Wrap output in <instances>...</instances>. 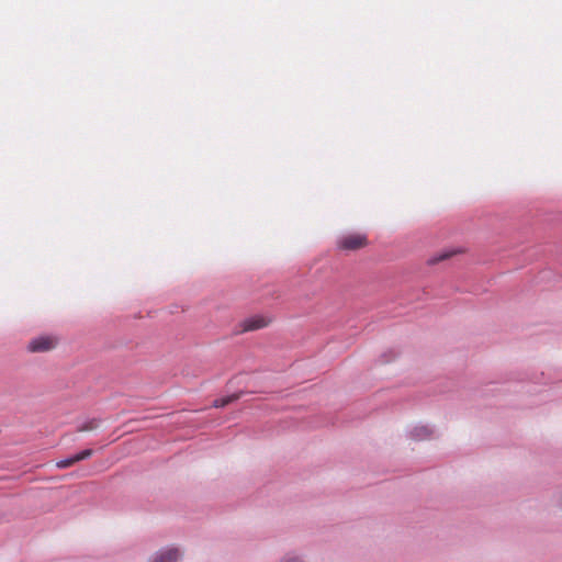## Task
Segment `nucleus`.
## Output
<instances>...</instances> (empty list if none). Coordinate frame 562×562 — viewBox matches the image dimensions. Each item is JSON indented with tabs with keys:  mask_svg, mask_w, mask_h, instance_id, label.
<instances>
[{
	"mask_svg": "<svg viewBox=\"0 0 562 562\" xmlns=\"http://www.w3.org/2000/svg\"><path fill=\"white\" fill-rule=\"evenodd\" d=\"M180 558V553L177 549H169L157 554L151 562H177Z\"/></svg>",
	"mask_w": 562,
	"mask_h": 562,
	"instance_id": "5",
	"label": "nucleus"
},
{
	"mask_svg": "<svg viewBox=\"0 0 562 562\" xmlns=\"http://www.w3.org/2000/svg\"><path fill=\"white\" fill-rule=\"evenodd\" d=\"M57 346V339L53 336H40L29 342L27 349L31 352H46Z\"/></svg>",
	"mask_w": 562,
	"mask_h": 562,
	"instance_id": "2",
	"label": "nucleus"
},
{
	"mask_svg": "<svg viewBox=\"0 0 562 562\" xmlns=\"http://www.w3.org/2000/svg\"><path fill=\"white\" fill-rule=\"evenodd\" d=\"M237 398H238V395H236V394L229 395V396H226L223 398H218L213 402V406L216 408L225 407L226 405L231 404L232 402L236 401Z\"/></svg>",
	"mask_w": 562,
	"mask_h": 562,
	"instance_id": "6",
	"label": "nucleus"
},
{
	"mask_svg": "<svg viewBox=\"0 0 562 562\" xmlns=\"http://www.w3.org/2000/svg\"><path fill=\"white\" fill-rule=\"evenodd\" d=\"M270 323H271V318H269V317H266L262 315L251 316L240 323L239 331L246 333V331L261 329V328L267 327Z\"/></svg>",
	"mask_w": 562,
	"mask_h": 562,
	"instance_id": "3",
	"label": "nucleus"
},
{
	"mask_svg": "<svg viewBox=\"0 0 562 562\" xmlns=\"http://www.w3.org/2000/svg\"><path fill=\"white\" fill-rule=\"evenodd\" d=\"M94 428H95L94 423H93V422H90V423L85 424L83 426H81V427L79 428V431H88V430H92V429H94Z\"/></svg>",
	"mask_w": 562,
	"mask_h": 562,
	"instance_id": "9",
	"label": "nucleus"
},
{
	"mask_svg": "<svg viewBox=\"0 0 562 562\" xmlns=\"http://www.w3.org/2000/svg\"><path fill=\"white\" fill-rule=\"evenodd\" d=\"M282 562H301V561L296 558H288V559H284Z\"/></svg>",
	"mask_w": 562,
	"mask_h": 562,
	"instance_id": "10",
	"label": "nucleus"
},
{
	"mask_svg": "<svg viewBox=\"0 0 562 562\" xmlns=\"http://www.w3.org/2000/svg\"><path fill=\"white\" fill-rule=\"evenodd\" d=\"M93 453V450L92 449H86L70 458H67V459H64V460H60L56 463V467L58 469H66V468H69L71 465H74L75 463L79 462V461H82V460H86L88 458H90Z\"/></svg>",
	"mask_w": 562,
	"mask_h": 562,
	"instance_id": "4",
	"label": "nucleus"
},
{
	"mask_svg": "<svg viewBox=\"0 0 562 562\" xmlns=\"http://www.w3.org/2000/svg\"><path fill=\"white\" fill-rule=\"evenodd\" d=\"M414 436L417 439H425V438L430 436V431H429V429L427 427L416 428L415 432H414Z\"/></svg>",
	"mask_w": 562,
	"mask_h": 562,
	"instance_id": "7",
	"label": "nucleus"
},
{
	"mask_svg": "<svg viewBox=\"0 0 562 562\" xmlns=\"http://www.w3.org/2000/svg\"><path fill=\"white\" fill-rule=\"evenodd\" d=\"M451 255H452V252H442L438 257L431 259V262L434 263V262H438V261L445 260V259L451 257Z\"/></svg>",
	"mask_w": 562,
	"mask_h": 562,
	"instance_id": "8",
	"label": "nucleus"
},
{
	"mask_svg": "<svg viewBox=\"0 0 562 562\" xmlns=\"http://www.w3.org/2000/svg\"><path fill=\"white\" fill-rule=\"evenodd\" d=\"M368 245V238L363 234L353 233L344 235L337 241V246L340 250L355 251L364 248Z\"/></svg>",
	"mask_w": 562,
	"mask_h": 562,
	"instance_id": "1",
	"label": "nucleus"
}]
</instances>
